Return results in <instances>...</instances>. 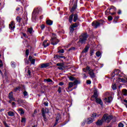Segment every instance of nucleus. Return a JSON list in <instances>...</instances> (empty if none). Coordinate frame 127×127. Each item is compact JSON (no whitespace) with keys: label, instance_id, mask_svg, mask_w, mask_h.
Wrapping results in <instances>:
<instances>
[{"label":"nucleus","instance_id":"nucleus-1","mask_svg":"<svg viewBox=\"0 0 127 127\" xmlns=\"http://www.w3.org/2000/svg\"><path fill=\"white\" fill-rule=\"evenodd\" d=\"M87 37L88 36L87 35V34H82L80 36L78 43H81V44L86 43V40H87Z\"/></svg>","mask_w":127,"mask_h":127},{"label":"nucleus","instance_id":"nucleus-2","mask_svg":"<svg viewBox=\"0 0 127 127\" xmlns=\"http://www.w3.org/2000/svg\"><path fill=\"white\" fill-rule=\"evenodd\" d=\"M52 35L53 36L51 39V44H52V45H57L59 42V40L56 39L57 37L55 34L53 33Z\"/></svg>","mask_w":127,"mask_h":127},{"label":"nucleus","instance_id":"nucleus-3","mask_svg":"<svg viewBox=\"0 0 127 127\" xmlns=\"http://www.w3.org/2000/svg\"><path fill=\"white\" fill-rule=\"evenodd\" d=\"M104 122L106 123H110L113 119V116L112 115H109L108 114H105L102 118Z\"/></svg>","mask_w":127,"mask_h":127},{"label":"nucleus","instance_id":"nucleus-4","mask_svg":"<svg viewBox=\"0 0 127 127\" xmlns=\"http://www.w3.org/2000/svg\"><path fill=\"white\" fill-rule=\"evenodd\" d=\"M73 21L74 22H76L77 20L78 19V15L75 14L74 15L71 14L69 16L68 21L71 23L73 20Z\"/></svg>","mask_w":127,"mask_h":127},{"label":"nucleus","instance_id":"nucleus-5","mask_svg":"<svg viewBox=\"0 0 127 127\" xmlns=\"http://www.w3.org/2000/svg\"><path fill=\"white\" fill-rule=\"evenodd\" d=\"M86 70L88 71V74H89L90 78H95V73H94V70L91 69L90 66H87Z\"/></svg>","mask_w":127,"mask_h":127},{"label":"nucleus","instance_id":"nucleus-6","mask_svg":"<svg viewBox=\"0 0 127 127\" xmlns=\"http://www.w3.org/2000/svg\"><path fill=\"white\" fill-rule=\"evenodd\" d=\"M41 10V8H35L32 14V19H33V20L35 19V14L40 12Z\"/></svg>","mask_w":127,"mask_h":127},{"label":"nucleus","instance_id":"nucleus-7","mask_svg":"<svg viewBox=\"0 0 127 127\" xmlns=\"http://www.w3.org/2000/svg\"><path fill=\"white\" fill-rule=\"evenodd\" d=\"M120 77H118L117 81L118 82H122V83H127V78H124L122 77V75H119Z\"/></svg>","mask_w":127,"mask_h":127},{"label":"nucleus","instance_id":"nucleus-8","mask_svg":"<svg viewBox=\"0 0 127 127\" xmlns=\"http://www.w3.org/2000/svg\"><path fill=\"white\" fill-rule=\"evenodd\" d=\"M45 114H48V109H44V108H42V115L45 120L46 119V117L45 116Z\"/></svg>","mask_w":127,"mask_h":127},{"label":"nucleus","instance_id":"nucleus-9","mask_svg":"<svg viewBox=\"0 0 127 127\" xmlns=\"http://www.w3.org/2000/svg\"><path fill=\"white\" fill-rule=\"evenodd\" d=\"M100 25L101 23L97 21H94L92 23V25L93 26V27H94V28H98Z\"/></svg>","mask_w":127,"mask_h":127},{"label":"nucleus","instance_id":"nucleus-10","mask_svg":"<svg viewBox=\"0 0 127 127\" xmlns=\"http://www.w3.org/2000/svg\"><path fill=\"white\" fill-rule=\"evenodd\" d=\"M9 28L10 30H14V28H15V24H14V22L11 21L10 22L9 24Z\"/></svg>","mask_w":127,"mask_h":127},{"label":"nucleus","instance_id":"nucleus-11","mask_svg":"<svg viewBox=\"0 0 127 127\" xmlns=\"http://www.w3.org/2000/svg\"><path fill=\"white\" fill-rule=\"evenodd\" d=\"M73 86H74L73 82H69L68 83V87H67V88H66L67 92H71V91H72V90H70V88H72V87H73Z\"/></svg>","mask_w":127,"mask_h":127},{"label":"nucleus","instance_id":"nucleus-12","mask_svg":"<svg viewBox=\"0 0 127 127\" xmlns=\"http://www.w3.org/2000/svg\"><path fill=\"white\" fill-rule=\"evenodd\" d=\"M85 121H86V124L87 125H90V124H92V123H93L94 122V119L91 118H90L86 119V120H85Z\"/></svg>","mask_w":127,"mask_h":127},{"label":"nucleus","instance_id":"nucleus-13","mask_svg":"<svg viewBox=\"0 0 127 127\" xmlns=\"http://www.w3.org/2000/svg\"><path fill=\"white\" fill-rule=\"evenodd\" d=\"M29 60L30 62H31V64H32L33 65H34V64H35V59H33L32 57L29 56Z\"/></svg>","mask_w":127,"mask_h":127},{"label":"nucleus","instance_id":"nucleus-14","mask_svg":"<svg viewBox=\"0 0 127 127\" xmlns=\"http://www.w3.org/2000/svg\"><path fill=\"white\" fill-rule=\"evenodd\" d=\"M120 74V70H115L112 74V77H115V75H118Z\"/></svg>","mask_w":127,"mask_h":127},{"label":"nucleus","instance_id":"nucleus-15","mask_svg":"<svg viewBox=\"0 0 127 127\" xmlns=\"http://www.w3.org/2000/svg\"><path fill=\"white\" fill-rule=\"evenodd\" d=\"M96 102L97 104H99L100 106H103V101L100 98H96Z\"/></svg>","mask_w":127,"mask_h":127},{"label":"nucleus","instance_id":"nucleus-16","mask_svg":"<svg viewBox=\"0 0 127 127\" xmlns=\"http://www.w3.org/2000/svg\"><path fill=\"white\" fill-rule=\"evenodd\" d=\"M104 120H103V118L101 120H99L97 122H96V125L97 126H102L103 125V123H104Z\"/></svg>","mask_w":127,"mask_h":127},{"label":"nucleus","instance_id":"nucleus-17","mask_svg":"<svg viewBox=\"0 0 127 127\" xmlns=\"http://www.w3.org/2000/svg\"><path fill=\"white\" fill-rule=\"evenodd\" d=\"M49 65L50 64L49 63H46V64H41V68H47V67H49Z\"/></svg>","mask_w":127,"mask_h":127},{"label":"nucleus","instance_id":"nucleus-18","mask_svg":"<svg viewBox=\"0 0 127 127\" xmlns=\"http://www.w3.org/2000/svg\"><path fill=\"white\" fill-rule=\"evenodd\" d=\"M89 48H90V46L89 45L86 46L84 49L82 51V53H86V52H88Z\"/></svg>","mask_w":127,"mask_h":127},{"label":"nucleus","instance_id":"nucleus-19","mask_svg":"<svg viewBox=\"0 0 127 127\" xmlns=\"http://www.w3.org/2000/svg\"><path fill=\"white\" fill-rule=\"evenodd\" d=\"M8 98L9 99H11L12 100H15V98H13V95L12 94V92H11L9 93Z\"/></svg>","mask_w":127,"mask_h":127},{"label":"nucleus","instance_id":"nucleus-20","mask_svg":"<svg viewBox=\"0 0 127 127\" xmlns=\"http://www.w3.org/2000/svg\"><path fill=\"white\" fill-rule=\"evenodd\" d=\"M105 100L107 103H111V102H112L113 100V98H112V97H109L108 98H105Z\"/></svg>","mask_w":127,"mask_h":127},{"label":"nucleus","instance_id":"nucleus-21","mask_svg":"<svg viewBox=\"0 0 127 127\" xmlns=\"http://www.w3.org/2000/svg\"><path fill=\"white\" fill-rule=\"evenodd\" d=\"M43 45L44 46V47H47V46H49V45H50V43H47V41L45 40L44 41V42L43 43Z\"/></svg>","mask_w":127,"mask_h":127},{"label":"nucleus","instance_id":"nucleus-22","mask_svg":"<svg viewBox=\"0 0 127 127\" xmlns=\"http://www.w3.org/2000/svg\"><path fill=\"white\" fill-rule=\"evenodd\" d=\"M107 10H110V11H111V10H112V11H116V10H117V8L114 6H111V7L108 8Z\"/></svg>","mask_w":127,"mask_h":127},{"label":"nucleus","instance_id":"nucleus-23","mask_svg":"<svg viewBox=\"0 0 127 127\" xmlns=\"http://www.w3.org/2000/svg\"><path fill=\"white\" fill-rule=\"evenodd\" d=\"M7 114L9 117H13L14 116V113L11 111L7 112Z\"/></svg>","mask_w":127,"mask_h":127},{"label":"nucleus","instance_id":"nucleus-24","mask_svg":"<svg viewBox=\"0 0 127 127\" xmlns=\"http://www.w3.org/2000/svg\"><path fill=\"white\" fill-rule=\"evenodd\" d=\"M46 23L48 25H52L53 22L50 20H48L47 21Z\"/></svg>","mask_w":127,"mask_h":127},{"label":"nucleus","instance_id":"nucleus-25","mask_svg":"<svg viewBox=\"0 0 127 127\" xmlns=\"http://www.w3.org/2000/svg\"><path fill=\"white\" fill-rule=\"evenodd\" d=\"M27 32L31 34V33L33 32V29L32 28H28L27 29Z\"/></svg>","mask_w":127,"mask_h":127},{"label":"nucleus","instance_id":"nucleus-26","mask_svg":"<svg viewBox=\"0 0 127 127\" xmlns=\"http://www.w3.org/2000/svg\"><path fill=\"white\" fill-rule=\"evenodd\" d=\"M122 94L124 96H127V89H123L122 90Z\"/></svg>","mask_w":127,"mask_h":127},{"label":"nucleus","instance_id":"nucleus-27","mask_svg":"<svg viewBox=\"0 0 127 127\" xmlns=\"http://www.w3.org/2000/svg\"><path fill=\"white\" fill-rule=\"evenodd\" d=\"M77 8V5H74L70 10V12H73Z\"/></svg>","mask_w":127,"mask_h":127},{"label":"nucleus","instance_id":"nucleus-28","mask_svg":"<svg viewBox=\"0 0 127 127\" xmlns=\"http://www.w3.org/2000/svg\"><path fill=\"white\" fill-rule=\"evenodd\" d=\"M44 81L47 82V83H50L51 82H53V81H52V80H51V79L50 78L46 79L44 80Z\"/></svg>","mask_w":127,"mask_h":127},{"label":"nucleus","instance_id":"nucleus-29","mask_svg":"<svg viewBox=\"0 0 127 127\" xmlns=\"http://www.w3.org/2000/svg\"><path fill=\"white\" fill-rule=\"evenodd\" d=\"M108 12H110V14H111L112 15L114 14H116V12L112 13L110 10H108L105 12V14H108Z\"/></svg>","mask_w":127,"mask_h":127},{"label":"nucleus","instance_id":"nucleus-30","mask_svg":"<svg viewBox=\"0 0 127 127\" xmlns=\"http://www.w3.org/2000/svg\"><path fill=\"white\" fill-rule=\"evenodd\" d=\"M19 113L20 114V115H23L24 114V111L22 109H19Z\"/></svg>","mask_w":127,"mask_h":127},{"label":"nucleus","instance_id":"nucleus-31","mask_svg":"<svg viewBox=\"0 0 127 127\" xmlns=\"http://www.w3.org/2000/svg\"><path fill=\"white\" fill-rule=\"evenodd\" d=\"M94 98H95L97 99L98 98V93H97V91H95L94 95H93Z\"/></svg>","mask_w":127,"mask_h":127},{"label":"nucleus","instance_id":"nucleus-32","mask_svg":"<svg viewBox=\"0 0 127 127\" xmlns=\"http://www.w3.org/2000/svg\"><path fill=\"white\" fill-rule=\"evenodd\" d=\"M112 87L113 90H116L117 85L115 84H113Z\"/></svg>","mask_w":127,"mask_h":127},{"label":"nucleus","instance_id":"nucleus-33","mask_svg":"<svg viewBox=\"0 0 127 127\" xmlns=\"http://www.w3.org/2000/svg\"><path fill=\"white\" fill-rule=\"evenodd\" d=\"M57 66L63 67L64 66V64H63V63H58L57 64Z\"/></svg>","mask_w":127,"mask_h":127},{"label":"nucleus","instance_id":"nucleus-34","mask_svg":"<svg viewBox=\"0 0 127 127\" xmlns=\"http://www.w3.org/2000/svg\"><path fill=\"white\" fill-rule=\"evenodd\" d=\"M16 20L18 22H20V21H21V18H20V17L18 16L16 18Z\"/></svg>","mask_w":127,"mask_h":127},{"label":"nucleus","instance_id":"nucleus-35","mask_svg":"<svg viewBox=\"0 0 127 127\" xmlns=\"http://www.w3.org/2000/svg\"><path fill=\"white\" fill-rule=\"evenodd\" d=\"M96 117H97V114L94 113L92 114V116H91L92 118L94 120V119H95Z\"/></svg>","mask_w":127,"mask_h":127},{"label":"nucleus","instance_id":"nucleus-36","mask_svg":"<svg viewBox=\"0 0 127 127\" xmlns=\"http://www.w3.org/2000/svg\"><path fill=\"white\" fill-rule=\"evenodd\" d=\"M96 55L97 57H100L101 56V53L100 52H97Z\"/></svg>","mask_w":127,"mask_h":127},{"label":"nucleus","instance_id":"nucleus-37","mask_svg":"<svg viewBox=\"0 0 127 127\" xmlns=\"http://www.w3.org/2000/svg\"><path fill=\"white\" fill-rule=\"evenodd\" d=\"M11 65L12 67H13V68H14V67H15V63H14L13 62H11Z\"/></svg>","mask_w":127,"mask_h":127},{"label":"nucleus","instance_id":"nucleus-38","mask_svg":"<svg viewBox=\"0 0 127 127\" xmlns=\"http://www.w3.org/2000/svg\"><path fill=\"white\" fill-rule=\"evenodd\" d=\"M124 124H123L122 123H120L118 125L119 127H124Z\"/></svg>","mask_w":127,"mask_h":127},{"label":"nucleus","instance_id":"nucleus-39","mask_svg":"<svg viewBox=\"0 0 127 127\" xmlns=\"http://www.w3.org/2000/svg\"><path fill=\"white\" fill-rule=\"evenodd\" d=\"M73 84V85L76 86L77 84H78V80H75L73 82H72Z\"/></svg>","mask_w":127,"mask_h":127},{"label":"nucleus","instance_id":"nucleus-40","mask_svg":"<svg viewBox=\"0 0 127 127\" xmlns=\"http://www.w3.org/2000/svg\"><path fill=\"white\" fill-rule=\"evenodd\" d=\"M69 80H70V81H74V80H75V77H73V76H70L69 77Z\"/></svg>","mask_w":127,"mask_h":127},{"label":"nucleus","instance_id":"nucleus-41","mask_svg":"<svg viewBox=\"0 0 127 127\" xmlns=\"http://www.w3.org/2000/svg\"><path fill=\"white\" fill-rule=\"evenodd\" d=\"M74 28L73 27H72V26H70V32H73V31H74Z\"/></svg>","mask_w":127,"mask_h":127},{"label":"nucleus","instance_id":"nucleus-42","mask_svg":"<svg viewBox=\"0 0 127 127\" xmlns=\"http://www.w3.org/2000/svg\"><path fill=\"white\" fill-rule=\"evenodd\" d=\"M71 26L75 28V27H77V26H78V25L77 24V23H75L71 25Z\"/></svg>","mask_w":127,"mask_h":127},{"label":"nucleus","instance_id":"nucleus-43","mask_svg":"<svg viewBox=\"0 0 127 127\" xmlns=\"http://www.w3.org/2000/svg\"><path fill=\"white\" fill-rule=\"evenodd\" d=\"M21 122V123H25V122H26V120L25 119V118H22Z\"/></svg>","mask_w":127,"mask_h":127},{"label":"nucleus","instance_id":"nucleus-44","mask_svg":"<svg viewBox=\"0 0 127 127\" xmlns=\"http://www.w3.org/2000/svg\"><path fill=\"white\" fill-rule=\"evenodd\" d=\"M82 76H83V79H86L87 77H88L87 75H86L85 73H83Z\"/></svg>","mask_w":127,"mask_h":127},{"label":"nucleus","instance_id":"nucleus-45","mask_svg":"<svg viewBox=\"0 0 127 127\" xmlns=\"http://www.w3.org/2000/svg\"><path fill=\"white\" fill-rule=\"evenodd\" d=\"M29 54V50H26V56H28V55Z\"/></svg>","mask_w":127,"mask_h":127},{"label":"nucleus","instance_id":"nucleus-46","mask_svg":"<svg viewBox=\"0 0 127 127\" xmlns=\"http://www.w3.org/2000/svg\"><path fill=\"white\" fill-rule=\"evenodd\" d=\"M58 53H64V50H63V49H61V50H59V51H58Z\"/></svg>","mask_w":127,"mask_h":127},{"label":"nucleus","instance_id":"nucleus-47","mask_svg":"<svg viewBox=\"0 0 127 127\" xmlns=\"http://www.w3.org/2000/svg\"><path fill=\"white\" fill-rule=\"evenodd\" d=\"M108 20H109L110 21H111V20H113V17H112L111 16H109L108 17Z\"/></svg>","mask_w":127,"mask_h":127},{"label":"nucleus","instance_id":"nucleus-48","mask_svg":"<svg viewBox=\"0 0 127 127\" xmlns=\"http://www.w3.org/2000/svg\"><path fill=\"white\" fill-rule=\"evenodd\" d=\"M23 95L25 97H26L27 96V95H28V94L27 93V92L26 91H24L23 92Z\"/></svg>","mask_w":127,"mask_h":127},{"label":"nucleus","instance_id":"nucleus-49","mask_svg":"<svg viewBox=\"0 0 127 127\" xmlns=\"http://www.w3.org/2000/svg\"><path fill=\"white\" fill-rule=\"evenodd\" d=\"M86 120L83 121L82 123H81V125L82 126H85V124H86Z\"/></svg>","mask_w":127,"mask_h":127},{"label":"nucleus","instance_id":"nucleus-50","mask_svg":"<svg viewBox=\"0 0 127 127\" xmlns=\"http://www.w3.org/2000/svg\"><path fill=\"white\" fill-rule=\"evenodd\" d=\"M61 90L62 88L60 87H59V89L58 90V92H59V93L60 94V93H61Z\"/></svg>","mask_w":127,"mask_h":127},{"label":"nucleus","instance_id":"nucleus-51","mask_svg":"<svg viewBox=\"0 0 127 127\" xmlns=\"http://www.w3.org/2000/svg\"><path fill=\"white\" fill-rule=\"evenodd\" d=\"M86 83H87V84H88V85H90L91 83H92V82H91V80H87V81H86Z\"/></svg>","mask_w":127,"mask_h":127},{"label":"nucleus","instance_id":"nucleus-52","mask_svg":"<svg viewBox=\"0 0 127 127\" xmlns=\"http://www.w3.org/2000/svg\"><path fill=\"white\" fill-rule=\"evenodd\" d=\"M2 66H3V64H2V61L0 60V67H2Z\"/></svg>","mask_w":127,"mask_h":127},{"label":"nucleus","instance_id":"nucleus-53","mask_svg":"<svg viewBox=\"0 0 127 127\" xmlns=\"http://www.w3.org/2000/svg\"><path fill=\"white\" fill-rule=\"evenodd\" d=\"M58 68H59V70H63V66H59Z\"/></svg>","mask_w":127,"mask_h":127},{"label":"nucleus","instance_id":"nucleus-54","mask_svg":"<svg viewBox=\"0 0 127 127\" xmlns=\"http://www.w3.org/2000/svg\"><path fill=\"white\" fill-rule=\"evenodd\" d=\"M45 28V26H44V25H42L41 26V29H44Z\"/></svg>","mask_w":127,"mask_h":127},{"label":"nucleus","instance_id":"nucleus-55","mask_svg":"<svg viewBox=\"0 0 127 127\" xmlns=\"http://www.w3.org/2000/svg\"><path fill=\"white\" fill-rule=\"evenodd\" d=\"M83 72H86L87 71H88V70H87V67H86V68H83Z\"/></svg>","mask_w":127,"mask_h":127},{"label":"nucleus","instance_id":"nucleus-56","mask_svg":"<svg viewBox=\"0 0 127 127\" xmlns=\"http://www.w3.org/2000/svg\"><path fill=\"white\" fill-rule=\"evenodd\" d=\"M22 35H23V36H24V37H27V35H26V34L22 33Z\"/></svg>","mask_w":127,"mask_h":127},{"label":"nucleus","instance_id":"nucleus-57","mask_svg":"<svg viewBox=\"0 0 127 127\" xmlns=\"http://www.w3.org/2000/svg\"><path fill=\"white\" fill-rule=\"evenodd\" d=\"M44 104L45 105V106H46V107L48 106V102H44Z\"/></svg>","mask_w":127,"mask_h":127},{"label":"nucleus","instance_id":"nucleus-58","mask_svg":"<svg viewBox=\"0 0 127 127\" xmlns=\"http://www.w3.org/2000/svg\"><path fill=\"white\" fill-rule=\"evenodd\" d=\"M25 63H26V64H29V61H28V60H25Z\"/></svg>","mask_w":127,"mask_h":127},{"label":"nucleus","instance_id":"nucleus-59","mask_svg":"<svg viewBox=\"0 0 127 127\" xmlns=\"http://www.w3.org/2000/svg\"><path fill=\"white\" fill-rule=\"evenodd\" d=\"M59 85H60V86H63L64 85V83H63V82H60Z\"/></svg>","mask_w":127,"mask_h":127},{"label":"nucleus","instance_id":"nucleus-60","mask_svg":"<svg viewBox=\"0 0 127 127\" xmlns=\"http://www.w3.org/2000/svg\"><path fill=\"white\" fill-rule=\"evenodd\" d=\"M118 13V14H122V10H119Z\"/></svg>","mask_w":127,"mask_h":127},{"label":"nucleus","instance_id":"nucleus-61","mask_svg":"<svg viewBox=\"0 0 127 127\" xmlns=\"http://www.w3.org/2000/svg\"><path fill=\"white\" fill-rule=\"evenodd\" d=\"M15 106V102H12V107H14Z\"/></svg>","mask_w":127,"mask_h":127},{"label":"nucleus","instance_id":"nucleus-62","mask_svg":"<svg viewBox=\"0 0 127 127\" xmlns=\"http://www.w3.org/2000/svg\"><path fill=\"white\" fill-rule=\"evenodd\" d=\"M27 72H28V75H29V76H30V74H31V72H30V70H28Z\"/></svg>","mask_w":127,"mask_h":127},{"label":"nucleus","instance_id":"nucleus-63","mask_svg":"<svg viewBox=\"0 0 127 127\" xmlns=\"http://www.w3.org/2000/svg\"><path fill=\"white\" fill-rule=\"evenodd\" d=\"M4 125L5 126H6V127H8V125H7V124L5 122L4 123Z\"/></svg>","mask_w":127,"mask_h":127},{"label":"nucleus","instance_id":"nucleus-64","mask_svg":"<svg viewBox=\"0 0 127 127\" xmlns=\"http://www.w3.org/2000/svg\"><path fill=\"white\" fill-rule=\"evenodd\" d=\"M12 101H15V99L14 100H12L11 99H10V100H9V103H10V104H11V102H12Z\"/></svg>","mask_w":127,"mask_h":127}]
</instances>
